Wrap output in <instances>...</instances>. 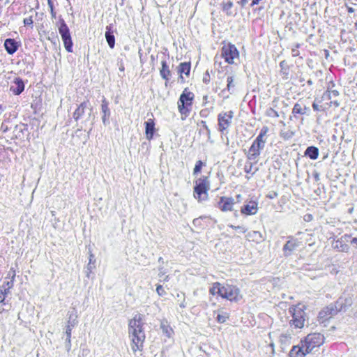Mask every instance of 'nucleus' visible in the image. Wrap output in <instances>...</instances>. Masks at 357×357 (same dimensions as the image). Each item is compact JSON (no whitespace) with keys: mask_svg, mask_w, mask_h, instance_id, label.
Listing matches in <instances>:
<instances>
[{"mask_svg":"<svg viewBox=\"0 0 357 357\" xmlns=\"http://www.w3.org/2000/svg\"><path fill=\"white\" fill-rule=\"evenodd\" d=\"M324 340V336L319 333H310L301 340L299 344L291 348L289 357H305L314 348L321 346Z\"/></svg>","mask_w":357,"mask_h":357,"instance_id":"nucleus-1","label":"nucleus"},{"mask_svg":"<svg viewBox=\"0 0 357 357\" xmlns=\"http://www.w3.org/2000/svg\"><path fill=\"white\" fill-rule=\"evenodd\" d=\"M144 315L136 314L135 317L129 321L128 332L132 337L131 348L134 352L138 350H142L143 344L145 340V333L144 331Z\"/></svg>","mask_w":357,"mask_h":357,"instance_id":"nucleus-2","label":"nucleus"},{"mask_svg":"<svg viewBox=\"0 0 357 357\" xmlns=\"http://www.w3.org/2000/svg\"><path fill=\"white\" fill-rule=\"evenodd\" d=\"M305 310V305L301 303L289 307L288 312L291 315V319L289 324L291 327L298 329L304 327L305 323L308 319Z\"/></svg>","mask_w":357,"mask_h":357,"instance_id":"nucleus-3","label":"nucleus"},{"mask_svg":"<svg viewBox=\"0 0 357 357\" xmlns=\"http://www.w3.org/2000/svg\"><path fill=\"white\" fill-rule=\"evenodd\" d=\"M210 188L208 177L202 176L195 181L194 197L199 202L208 199V191Z\"/></svg>","mask_w":357,"mask_h":357,"instance_id":"nucleus-4","label":"nucleus"},{"mask_svg":"<svg viewBox=\"0 0 357 357\" xmlns=\"http://www.w3.org/2000/svg\"><path fill=\"white\" fill-rule=\"evenodd\" d=\"M93 108L89 100L82 102L75 109L73 113V119L77 121L79 119H84L82 123L91 121V119H94L95 116L92 115Z\"/></svg>","mask_w":357,"mask_h":357,"instance_id":"nucleus-5","label":"nucleus"},{"mask_svg":"<svg viewBox=\"0 0 357 357\" xmlns=\"http://www.w3.org/2000/svg\"><path fill=\"white\" fill-rule=\"evenodd\" d=\"M68 319L66 326V335L65 347L67 351L71 349V332L73 328L78 324L77 310L73 308L71 311L68 312Z\"/></svg>","mask_w":357,"mask_h":357,"instance_id":"nucleus-6","label":"nucleus"},{"mask_svg":"<svg viewBox=\"0 0 357 357\" xmlns=\"http://www.w3.org/2000/svg\"><path fill=\"white\" fill-rule=\"evenodd\" d=\"M194 93L185 89L178 100V111L181 114L188 115L194 99Z\"/></svg>","mask_w":357,"mask_h":357,"instance_id":"nucleus-7","label":"nucleus"},{"mask_svg":"<svg viewBox=\"0 0 357 357\" xmlns=\"http://www.w3.org/2000/svg\"><path fill=\"white\" fill-rule=\"evenodd\" d=\"M60 26L59 27V32L61 36L64 47L68 52H73V41L70 33V29L65 22L64 20L59 17Z\"/></svg>","mask_w":357,"mask_h":357,"instance_id":"nucleus-8","label":"nucleus"},{"mask_svg":"<svg viewBox=\"0 0 357 357\" xmlns=\"http://www.w3.org/2000/svg\"><path fill=\"white\" fill-rule=\"evenodd\" d=\"M223 59V47H222L218 53L216 54L214 59V67L213 70H211V73L213 75V79H218L220 80L219 84H221L222 80V66L221 59Z\"/></svg>","mask_w":357,"mask_h":357,"instance_id":"nucleus-9","label":"nucleus"},{"mask_svg":"<svg viewBox=\"0 0 357 357\" xmlns=\"http://www.w3.org/2000/svg\"><path fill=\"white\" fill-rule=\"evenodd\" d=\"M225 61L230 64H237L239 61V52L234 45L229 43L225 46Z\"/></svg>","mask_w":357,"mask_h":357,"instance_id":"nucleus-10","label":"nucleus"},{"mask_svg":"<svg viewBox=\"0 0 357 357\" xmlns=\"http://www.w3.org/2000/svg\"><path fill=\"white\" fill-rule=\"evenodd\" d=\"M225 298L230 301H238L242 298V295L236 286L227 284L225 287Z\"/></svg>","mask_w":357,"mask_h":357,"instance_id":"nucleus-11","label":"nucleus"},{"mask_svg":"<svg viewBox=\"0 0 357 357\" xmlns=\"http://www.w3.org/2000/svg\"><path fill=\"white\" fill-rule=\"evenodd\" d=\"M301 245V242L293 236H288L287 242L284 245L282 251L285 257L290 256L292 252Z\"/></svg>","mask_w":357,"mask_h":357,"instance_id":"nucleus-12","label":"nucleus"},{"mask_svg":"<svg viewBox=\"0 0 357 357\" xmlns=\"http://www.w3.org/2000/svg\"><path fill=\"white\" fill-rule=\"evenodd\" d=\"M20 46L21 42L17 41L14 38H6L3 43L5 50L10 55L15 54Z\"/></svg>","mask_w":357,"mask_h":357,"instance_id":"nucleus-13","label":"nucleus"},{"mask_svg":"<svg viewBox=\"0 0 357 357\" xmlns=\"http://www.w3.org/2000/svg\"><path fill=\"white\" fill-rule=\"evenodd\" d=\"M264 146L261 145L259 144H257V142L254 141L248 150L247 154L248 159L250 160L257 161L258 156L261 153V151L264 149Z\"/></svg>","mask_w":357,"mask_h":357,"instance_id":"nucleus-14","label":"nucleus"},{"mask_svg":"<svg viewBox=\"0 0 357 357\" xmlns=\"http://www.w3.org/2000/svg\"><path fill=\"white\" fill-rule=\"evenodd\" d=\"M101 113L102 121L105 126L109 123V117L111 116V111L109 107V102L105 97L102 98L101 103Z\"/></svg>","mask_w":357,"mask_h":357,"instance_id":"nucleus-15","label":"nucleus"},{"mask_svg":"<svg viewBox=\"0 0 357 357\" xmlns=\"http://www.w3.org/2000/svg\"><path fill=\"white\" fill-rule=\"evenodd\" d=\"M353 303L352 298L350 296L340 297L336 302L335 309L336 312L346 311Z\"/></svg>","mask_w":357,"mask_h":357,"instance_id":"nucleus-16","label":"nucleus"},{"mask_svg":"<svg viewBox=\"0 0 357 357\" xmlns=\"http://www.w3.org/2000/svg\"><path fill=\"white\" fill-rule=\"evenodd\" d=\"M24 82L23 79L19 77L14 79L13 84L10 87V91L15 95L18 96L21 94L24 90Z\"/></svg>","mask_w":357,"mask_h":357,"instance_id":"nucleus-17","label":"nucleus"},{"mask_svg":"<svg viewBox=\"0 0 357 357\" xmlns=\"http://www.w3.org/2000/svg\"><path fill=\"white\" fill-rule=\"evenodd\" d=\"M257 203L255 201H249L242 208L241 213L247 215H255L258 211Z\"/></svg>","mask_w":357,"mask_h":357,"instance_id":"nucleus-18","label":"nucleus"},{"mask_svg":"<svg viewBox=\"0 0 357 357\" xmlns=\"http://www.w3.org/2000/svg\"><path fill=\"white\" fill-rule=\"evenodd\" d=\"M144 126L146 138L149 141H151L153 139L154 133L156 131L154 120L152 119H149L146 121L144 122Z\"/></svg>","mask_w":357,"mask_h":357,"instance_id":"nucleus-19","label":"nucleus"},{"mask_svg":"<svg viewBox=\"0 0 357 357\" xmlns=\"http://www.w3.org/2000/svg\"><path fill=\"white\" fill-rule=\"evenodd\" d=\"M105 38L109 47L113 49L115 45V37L114 35L113 24H110L106 26Z\"/></svg>","mask_w":357,"mask_h":357,"instance_id":"nucleus-20","label":"nucleus"},{"mask_svg":"<svg viewBox=\"0 0 357 357\" xmlns=\"http://www.w3.org/2000/svg\"><path fill=\"white\" fill-rule=\"evenodd\" d=\"M161 66L162 67L160 70V75L161 77L166 81L165 85L167 86V82L169 79V77L171 76L172 73L169 68V66L167 65V63L165 59L162 60Z\"/></svg>","mask_w":357,"mask_h":357,"instance_id":"nucleus-21","label":"nucleus"},{"mask_svg":"<svg viewBox=\"0 0 357 357\" xmlns=\"http://www.w3.org/2000/svg\"><path fill=\"white\" fill-rule=\"evenodd\" d=\"M291 336L290 334L282 333L279 337V343L282 351H284L287 347L291 344Z\"/></svg>","mask_w":357,"mask_h":357,"instance_id":"nucleus-22","label":"nucleus"},{"mask_svg":"<svg viewBox=\"0 0 357 357\" xmlns=\"http://www.w3.org/2000/svg\"><path fill=\"white\" fill-rule=\"evenodd\" d=\"M336 312H336L335 309L334 308V306L331 305L326 307L324 310H321L319 313V318L320 319H323V320L327 319L329 317H331L335 314H336Z\"/></svg>","mask_w":357,"mask_h":357,"instance_id":"nucleus-23","label":"nucleus"},{"mask_svg":"<svg viewBox=\"0 0 357 357\" xmlns=\"http://www.w3.org/2000/svg\"><path fill=\"white\" fill-rule=\"evenodd\" d=\"M246 238L250 241L259 243L264 241V236L261 233L258 231H251L246 234Z\"/></svg>","mask_w":357,"mask_h":357,"instance_id":"nucleus-24","label":"nucleus"},{"mask_svg":"<svg viewBox=\"0 0 357 357\" xmlns=\"http://www.w3.org/2000/svg\"><path fill=\"white\" fill-rule=\"evenodd\" d=\"M14 132L17 138H24L25 133L28 135V126L26 124L16 125L15 126Z\"/></svg>","mask_w":357,"mask_h":357,"instance_id":"nucleus-25","label":"nucleus"},{"mask_svg":"<svg viewBox=\"0 0 357 357\" xmlns=\"http://www.w3.org/2000/svg\"><path fill=\"white\" fill-rule=\"evenodd\" d=\"M160 328L162 330V333L167 337H171L174 333L173 329L166 320L161 321Z\"/></svg>","mask_w":357,"mask_h":357,"instance_id":"nucleus-26","label":"nucleus"},{"mask_svg":"<svg viewBox=\"0 0 357 357\" xmlns=\"http://www.w3.org/2000/svg\"><path fill=\"white\" fill-rule=\"evenodd\" d=\"M191 65L190 62L181 63L178 67V73L180 74V77L183 79L182 74L186 75H190Z\"/></svg>","mask_w":357,"mask_h":357,"instance_id":"nucleus-27","label":"nucleus"},{"mask_svg":"<svg viewBox=\"0 0 357 357\" xmlns=\"http://www.w3.org/2000/svg\"><path fill=\"white\" fill-rule=\"evenodd\" d=\"M268 132V128L267 126L262 127L259 135L255 139V142H256L257 144H259L265 146L266 139H264V137L266 135Z\"/></svg>","mask_w":357,"mask_h":357,"instance_id":"nucleus-28","label":"nucleus"},{"mask_svg":"<svg viewBox=\"0 0 357 357\" xmlns=\"http://www.w3.org/2000/svg\"><path fill=\"white\" fill-rule=\"evenodd\" d=\"M305 155L308 156L312 160H316L319 156L318 148L311 146L306 149Z\"/></svg>","mask_w":357,"mask_h":357,"instance_id":"nucleus-29","label":"nucleus"},{"mask_svg":"<svg viewBox=\"0 0 357 357\" xmlns=\"http://www.w3.org/2000/svg\"><path fill=\"white\" fill-rule=\"evenodd\" d=\"M14 285V281L9 280L5 281L2 286L0 287V292L3 296H6L10 294V289L13 288Z\"/></svg>","mask_w":357,"mask_h":357,"instance_id":"nucleus-30","label":"nucleus"},{"mask_svg":"<svg viewBox=\"0 0 357 357\" xmlns=\"http://www.w3.org/2000/svg\"><path fill=\"white\" fill-rule=\"evenodd\" d=\"M95 263H96L95 256L90 251L89 257V263L86 266V276L88 278H89V275L92 272L93 269H94L96 268Z\"/></svg>","mask_w":357,"mask_h":357,"instance_id":"nucleus-31","label":"nucleus"},{"mask_svg":"<svg viewBox=\"0 0 357 357\" xmlns=\"http://www.w3.org/2000/svg\"><path fill=\"white\" fill-rule=\"evenodd\" d=\"M307 109L308 108L306 106L302 105L301 103L297 102L294 106L292 113L294 114H304L306 113Z\"/></svg>","mask_w":357,"mask_h":357,"instance_id":"nucleus-32","label":"nucleus"},{"mask_svg":"<svg viewBox=\"0 0 357 357\" xmlns=\"http://www.w3.org/2000/svg\"><path fill=\"white\" fill-rule=\"evenodd\" d=\"M210 294L213 296L218 295L223 298V294L222 293L220 284L219 282H215L213 284V287L210 288Z\"/></svg>","mask_w":357,"mask_h":357,"instance_id":"nucleus-33","label":"nucleus"},{"mask_svg":"<svg viewBox=\"0 0 357 357\" xmlns=\"http://www.w3.org/2000/svg\"><path fill=\"white\" fill-rule=\"evenodd\" d=\"M227 90L230 93H233L235 91V84L234 83L233 77H227Z\"/></svg>","mask_w":357,"mask_h":357,"instance_id":"nucleus-34","label":"nucleus"},{"mask_svg":"<svg viewBox=\"0 0 357 357\" xmlns=\"http://www.w3.org/2000/svg\"><path fill=\"white\" fill-rule=\"evenodd\" d=\"M234 200L231 197H225V211L231 210V206L234 204Z\"/></svg>","mask_w":357,"mask_h":357,"instance_id":"nucleus-35","label":"nucleus"},{"mask_svg":"<svg viewBox=\"0 0 357 357\" xmlns=\"http://www.w3.org/2000/svg\"><path fill=\"white\" fill-rule=\"evenodd\" d=\"M204 163L202 160L197 161L193 169V175H197L199 174L201 172Z\"/></svg>","mask_w":357,"mask_h":357,"instance_id":"nucleus-36","label":"nucleus"},{"mask_svg":"<svg viewBox=\"0 0 357 357\" xmlns=\"http://www.w3.org/2000/svg\"><path fill=\"white\" fill-rule=\"evenodd\" d=\"M280 135L284 139H288L291 138L294 135V132H293L291 130H282L281 133H280Z\"/></svg>","mask_w":357,"mask_h":357,"instance_id":"nucleus-37","label":"nucleus"},{"mask_svg":"<svg viewBox=\"0 0 357 357\" xmlns=\"http://www.w3.org/2000/svg\"><path fill=\"white\" fill-rule=\"evenodd\" d=\"M266 115L269 117H273V118H278L279 117L278 112L273 109V108L270 107L266 109Z\"/></svg>","mask_w":357,"mask_h":357,"instance_id":"nucleus-38","label":"nucleus"},{"mask_svg":"<svg viewBox=\"0 0 357 357\" xmlns=\"http://www.w3.org/2000/svg\"><path fill=\"white\" fill-rule=\"evenodd\" d=\"M48 6L50 9V13L52 18L56 17V12L54 11V4L52 0H48L47 2Z\"/></svg>","mask_w":357,"mask_h":357,"instance_id":"nucleus-39","label":"nucleus"},{"mask_svg":"<svg viewBox=\"0 0 357 357\" xmlns=\"http://www.w3.org/2000/svg\"><path fill=\"white\" fill-rule=\"evenodd\" d=\"M218 129L220 132H223V116L220 113L218 115Z\"/></svg>","mask_w":357,"mask_h":357,"instance_id":"nucleus-40","label":"nucleus"},{"mask_svg":"<svg viewBox=\"0 0 357 357\" xmlns=\"http://www.w3.org/2000/svg\"><path fill=\"white\" fill-rule=\"evenodd\" d=\"M225 116H227V119H225V125H229L230 123L229 119L233 118V112L229 111L228 113H225Z\"/></svg>","mask_w":357,"mask_h":357,"instance_id":"nucleus-41","label":"nucleus"},{"mask_svg":"<svg viewBox=\"0 0 357 357\" xmlns=\"http://www.w3.org/2000/svg\"><path fill=\"white\" fill-rule=\"evenodd\" d=\"M156 291L158 294L160 296H162L166 294V291H165L163 287L160 284L157 285Z\"/></svg>","mask_w":357,"mask_h":357,"instance_id":"nucleus-42","label":"nucleus"},{"mask_svg":"<svg viewBox=\"0 0 357 357\" xmlns=\"http://www.w3.org/2000/svg\"><path fill=\"white\" fill-rule=\"evenodd\" d=\"M210 79H211V76H210V74H209L208 71L207 70V71L204 74V76H203V82L207 84H208V83H209Z\"/></svg>","mask_w":357,"mask_h":357,"instance_id":"nucleus-43","label":"nucleus"},{"mask_svg":"<svg viewBox=\"0 0 357 357\" xmlns=\"http://www.w3.org/2000/svg\"><path fill=\"white\" fill-rule=\"evenodd\" d=\"M15 275H16L15 270L13 268H10V269L8 273V276L10 278V280L14 281L15 278Z\"/></svg>","mask_w":357,"mask_h":357,"instance_id":"nucleus-44","label":"nucleus"},{"mask_svg":"<svg viewBox=\"0 0 357 357\" xmlns=\"http://www.w3.org/2000/svg\"><path fill=\"white\" fill-rule=\"evenodd\" d=\"M33 21L31 16L24 19V26H31L33 24Z\"/></svg>","mask_w":357,"mask_h":357,"instance_id":"nucleus-45","label":"nucleus"},{"mask_svg":"<svg viewBox=\"0 0 357 357\" xmlns=\"http://www.w3.org/2000/svg\"><path fill=\"white\" fill-rule=\"evenodd\" d=\"M202 218H195L192 221V224L195 227H202Z\"/></svg>","mask_w":357,"mask_h":357,"instance_id":"nucleus-46","label":"nucleus"},{"mask_svg":"<svg viewBox=\"0 0 357 357\" xmlns=\"http://www.w3.org/2000/svg\"><path fill=\"white\" fill-rule=\"evenodd\" d=\"M323 100H331V95L329 90H327L322 96Z\"/></svg>","mask_w":357,"mask_h":357,"instance_id":"nucleus-47","label":"nucleus"},{"mask_svg":"<svg viewBox=\"0 0 357 357\" xmlns=\"http://www.w3.org/2000/svg\"><path fill=\"white\" fill-rule=\"evenodd\" d=\"M331 95V99L333 98H336L339 96V92L337 90L330 91Z\"/></svg>","mask_w":357,"mask_h":357,"instance_id":"nucleus-48","label":"nucleus"},{"mask_svg":"<svg viewBox=\"0 0 357 357\" xmlns=\"http://www.w3.org/2000/svg\"><path fill=\"white\" fill-rule=\"evenodd\" d=\"M118 66H119V70L123 72L125 68H124V66H123L122 60L118 61Z\"/></svg>","mask_w":357,"mask_h":357,"instance_id":"nucleus-49","label":"nucleus"},{"mask_svg":"<svg viewBox=\"0 0 357 357\" xmlns=\"http://www.w3.org/2000/svg\"><path fill=\"white\" fill-rule=\"evenodd\" d=\"M218 207L222 211H223V197H220V201L218 202Z\"/></svg>","mask_w":357,"mask_h":357,"instance_id":"nucleus-50","label":"nucleus"},{"mask_svg":"<svg viewBox=\"0 0 357 357\" xmlns=\"http://www.w3.org/2000/svg\"><path fill=\"white\" fill-rule=\"evenodd\" d=\"M230 227L232 228H235L236 229L240 230L241 232H243V233L246 232V229L241 226L234 227L233 225H231Z\"/></svg>","mask_w":357,"mask_h":357,"instance_id":"nucleus-51","label":"nucleus"},{"mask_svg":"<svg viewBox=\"0 0 357 357\" xmlns=\"http://www.w3.org/2000/svg\"><path fill=\"white\" fill-rule=\"evenodd\" d=\"M213 90L218 94V96H220L222 93H223V89H222L220 87L215 86Z\"/></svg>","mask_w":357,"mask_h":357,"instance_id":"nucleus-52","label":"nucleus"},{"mask_svg":"<svg viewBox=\"0 0 357 357\" xmlns=\"http://www.w3.org/2000/svg\"><path fill=\"white\" fill-rule=\"evenodd\" d=\"M291 54L293 56H297L299 55V51L298 50V49H294L292 47Z\"/></svg>","mask_w":357,"mask_h":357,"instance_id":"nucleus-53","label":"nucleus"},{"mask_svg":"<svg viewBox=\"0 0 357 357\" xmlns=\"http://www.w3.org/2000/svg\"><path fill=\"white\" fill-rule=\"evenodd\" d=\"M165 273L163 271V268L162 267L159 268V274H158V275H159V277L160 278H163L165 276Z\"/></svg>","mask_w":357,"mask_h":357,"instance_id":"nucleus-54","label":"nucleus"},{"mask_svg":"<svg viewBox=\"0 0 357 357\" xmlns=\"http://www.w3.org/2000/svg\"><path fill=\"white\" fill-rule=\"evenodd\" d=\"M216 319L218 322H220V323L223 322V316L221 314L218 313Z\"/></svg>","mask_w":357,"mask_h":357,"instance_id":"nucleus-55","label":"nucleus"},{"mask_svg":"<svg viewBox=\"0 0 357 357\" xmlns=\"http://www.w3.org/2000/svg\"><path fill=\"white\" fill-rule=\"evenodd\" d=\"M233 6L232 2L228 1L227 3H225V10L229 9Z\"/></svg>","mask_w":357,"mask_h":357,"instance_id":"nucleus-56","label":"nucleus"},{"mask_svg":"<svg viewBox=\"0 0 357 357\" xmlns=\"http://www.w3.org/2000/svg\"><path fill=\"white\" fill-rule=\"evenodd\" d=\"M269 347L271 348L272 349V354H274L275 353V344L273 341H271L269 344Z\"/></svg>","mask_w":357,"mask_h":357,"instance_id":"nucleus-57","label":"nucleus"},{"mask_svg":"<svg viewBox=\"0 0 357 357\" xmlns=\"http://www.w3.org/2000/svg\"><path fill=\"white\" fill-rule=\"evenodd\" d=\"M260 1H261V0H252V3H251V4H250V6H251V7H253L254 6L259 4V3L260 2Z\"/></svg>","mask_w":357,"mask_h":357,"instance_id":"nucleus-58","label":"nucleus"},{"mask_svg":"<svg viewBox=\"0 0 357 357\" xmlns=\"http://www.w3.org/2000/svg\"><path fill=\"white\" fill-rule=\"evenodd\" d=\"M346 7L349 13H351L354 12V9L351 6H349L348 4H346Z\"/></svg>","mask_w":357,"mask_h":357,"instance_id":"nucleus-59","label":"nucleus"},{"mask_svg":"<svg viewBox=\"0 0 357 357\" xmlns=\"http://www.w3.org/2000/svg\"><path fill=\"white\" fill-rule=\"evenodd\" d=\"M278 196V193L275 192H273L271 195H269L268 197L270 198V199H273L275 197H276Z\"/></svg>","mask_w":357,"mask_h":357,"instance_id":"nucleus-60","label":"nucleus"},{"mask_svg":"<svg viewBox=\"0 0 357 357\" xmlns=\"http://www.w3.org/2000/svg\"><path fill=\"white\" fill-rule=\"evenodd\" d=\"M1 129L3 132H6V131L8 130V127H7L4 123H3V124L1 125Z\"/></svg>","mask_w":357,"mask_h":357,"instance_id":"nucleus-61","label":"nucleus"},{"mask_svg":"<svg viewBox=\"0 0 357 357\" xmlns=\"http://www.w3.org/2000/svg\"><path fill=\"white\" fill-rule=\"evenodd\" d=\"M331 104H333L336 107L340 106V102L337 100L331 101Z\"/></svg>","mask_w":357,"mask_h":357,"instance_id":"nucleus-62","label":"nucleus"},{"mask_svg":"<svg viewBox=\"0 0 357 357\" xmlns=\"http://www.w3.org/2000/svg\"><path fill=\"white\" fill-rule=\"evenodd\" d=\"M349 3L350 5L356 6L357 5V0H349Z\"/></svg>","mask_w":357,"mask_h":357,"instance_id":"nucleus-63","label":"nucleus"},{"mask_svg":"<svg viewBox=\"0 0 357 357\" xmlns=\"http://www.w3.org/2000/svg\"><path fill=\"white\" fill-rule=\"evenodd\" d=\"M88 353H89L88 349H83L82 352V355L84 356H86Z\"/></svg>","mask_w":357,"mask_h":357,"instance_id":"nucleus-64","label":"nucleus"}]
</instances>
